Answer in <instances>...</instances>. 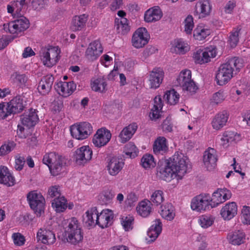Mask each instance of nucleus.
Wrapping results in <instances>:
<instances>
[{"instance_id": "1", "label": "nucleus", "mask_w": 250, "mask_h": 250, "mask_svg": "<svg viewBox=\"0 0 250 250\" xmlns=\"http://www.w3.org/2000/svg\"><path fill=\"white\" fill-rule=\"evenodd\" d=\"M187 166L186 157L182 153H175L164 167L160 170L161 178L165 181H170L174 174L180 178L186 173Z\"/></svg>"}, {"instance_id": "2", "label": "nucleus", "mask_w": 250, "mask_h": 250, "mask_svg": "<svg viewBox=\"0 0 250 250\" xmlns=\"http://www.w3.org/2000/svg\"><path fill=\"white\" fill-rule=\"evenodd\" d=\"M243 66L242 60L239 58H233L229 59L225 63L220 66L216 75L217 83L223 85L228 83Z\"/></svg>"}, {"instance_id": "3", "label": "nucleus", "mask_w": 250, "mask_h": 250, "mask_svg": "<svg viewBox=\"0 0 250 250\" xmlns=\"http://www.w3.org/2000/svg\"><path fill=\"white\" fill-rule=\"evenodd\" d=\"M175 85L180 86L184 91L193 95L198 89L194 81L191 79V72L188 69L182 70L175 82Z\"/></svg>"}, {"instance_id": "4", "label": "nucleus", "mask_w": 250, "mask_h": 250, "mask_svg": "<svg viewBox=\"0 0 250 250\" xmlns=\"http://www.w3.org/2000/svg\"><path fill=\"white\" fill-rule=\"evenodd\" d=\"M60 53L61 50L58 46L48 45L41 48L40 55L43 64L50 67L59 61Z\"/></svg>"}, {"instance_id": "5", "label": "nucleus", "mask_w": 250, "mask_h": 250, "mask_svg": "<svg viewBox=\"0 0 250 250\" xmlns=\"http://www.w3.org/2000/svg\"><path fill=\"white\" fill-rule=\"evenodd\" d=\"M65 232L67 235V241L72 244L76 245L82 241L83 239L80 226L76 218H72L69 220Z\"/></svg>"}, {"instance_id": "6", "label": "nucleus", "mask_w": 250, "mask_h": 250, "mask_svg": "<svg viewBox=\"0 0 250 250\" xmlns=\"http://www.w3.org/2000/svg\"><path fill=\"white\" fill-rule=\"evenodd\" d=\"M18 19L9 23L4 24L3 29L6 32L19 35L25 31L29 26V21L24 16H19Z\"/></svg>"}, {"instance_id": "7", "label": "nucleus", "mask_w": 250, "mask_h": 250, "mask_svg": "<svg viewBox=\"0 0 250 250\" xmlns=\"http://www.w3.org/2000/svg\"><path fill=\"white\" fill-rule=\"evenodd\" d=\"M27 199L30 208L40 216L44 212L45 199L42 194L37 191H32L27 195Z\"/></svg>"}, {"instance_id": "8", "label": "nucleus", "mask_w": 250, "mask_h": 250, "mask_svg": "<svg viewBox=\"0 0 250 250\" xmlns=\"http://www.w3.org/2000/svg\"><path fill=\"white\" fill-rule=\"evenodd\" d=\"M70 131L73 138L77 140H83L92 133L93 128L90 123L84 122L71 125Z\"/></svg>"}, {"instance_id": "9", "label": "nucleus", "mask_w": 250, "mask_h": 250, "mask_svg": "<svg viewBox=\"0 0 250 250\" xmlns=\"http://www.w3.org/2000/svg\"><path fill=\"white\" fill-rule=\"evenodd\" d=\"M217 55L216 47L210 46L204 49H198L193 54V58L196 63L203 64L210 61L211 58H214Z\"/></svg>"}, {"instance_id": "10", "label": "nucleus", "mask_w": 250, "mask_h": 250, "mask_svg": "<svg viewBox=\"0 0 250 250\" xmlns=\"http://www.w3.org/2000/svg\"><path fill=\"white\" fill-rule=\"evenodd\" d=\"M149 35L145 28H138L133 34L131 42L136 48L143 47L149 41Z\"/></svg>"}, {"instance_id": "11", "label": "nucleus", "mask_w": 250, "mask_h": 250, "mask_svg": "<svg viewBox=\"0 0 250 250\" xmlns=\"http://www.w3.org/2000/svg\"><path fill=\"white\" fill-rule=\"evenodd\" d=\"M210 196L208 194H200L194 197L191 202V208L197 211H205L211 207Z\"/></svg>"}, {"instance_id": "12", "label": "nucleus", "mask_w": 250, "mask_h": 250, "mask_svg": "<svg viewBox=\"0 0 250 250\" xmlns=\"http://www.w3.org/2000/svg\"><path fill=\"white\" fill-rule=\"evenodd\" d=\"M92 155L91 148L88 146H84L75 151L74 159L78 165H83L91 159Z\"/></svg>"}, {"instance_id": "13", "label": "nucleus", "mask_w": 250, "mask_h": 250, "mask_svg": "<svg viewBox=\"0 0 250 250\" xmlns=\"http://www.w3.org/2000/svg\"><path fill=\"white\" fill-rule=\"evenodd\" d=\"M111 134L109 130L104 127L97 130L93 137L92 142L94 146L101 147L105 146L110 141Z\"/></svg>"}, {"instance_id": "14", "label": "nucleus", "mask_w": 250, "mask_h": 250, "mask_svg": "<svg viewBox=\"0 0 250 250\" xmlns=\"http://www.w3.org/2000/svg\"><path fill=\"white\" fill-rule=\"evenodd\" d=\"M231 196L230 190L226 188H219L213 192L212 197H210L211 208L217 207L219 204L229 199Z\"/></svg>"}, {"instance_id": "15", "label": "nucleus", "mask_w": 250, "mask_h": 250, "mask_svg": "<svg viewBox=\"0 0 250 250\" xmlns=\"http://www.w3.org/2000/svg\"><path fill=\"white\" fill-rule=\"evenodd\" d=\"M54 88L60 95L63 97H67L76 90V85L73 81L69 82L60 81L55 83Z\"/></svg>"}, {"instance_id": "16", "label": "nucleus", "mask_w": 250, "mask_h": 250, "mask_svg": "<svg viewBox=\"0 0 250 250\" xmlns=\"http://www.w3.org/2000/svg\"><path fill=\"white\" fill-rule=\"evenodd\" d=\"M113 218L114 214L111 210L104 209L100 213L97 210L96 224L102 228H106L112 224Z\"/></svg>"}, {"instance_id": "17", "label": "nucleus", "mask_w": 250, "mask_h": 250, "mask_svg": "<svg viewBox=\"0 0 250 250\" xmlns=\"http://www.w3.org/2000/svg\"><path fill=\"white\" fill-rule=\"evenodd\" d=\"M216 151L212 148H208L204 152L203 163L208 170L211 171L214 169L217 161Z\"/></svg>"}, {"instance_id": "18", "label": "nucleus", "mask_w": 250, "mask_h": 250, "mask_svg": "<svg viewBox=\"0 0 250 250\" xmlns=\"http://www.w3.org/2000/svg\"><path fill=\"white\" fill-rule=\"evenodd\" d=\"M103 49L101 42L96 40L90 43L85 51V56L90 61L96 60L103 52Z\"/></svg>"}, {"instance_id": "19", "label": "nucleus", "mask_w": 250, "mask_h": 250, "mask_svg": "<svg viewBox=\"0 0 250 250\" xmlns=\"http://www.w3.org/2000/svg\"><path fill=\"white\" fill-rule=\"evenodd\" d=\"M125 163L122 158L114 157L108 162L106 169L108 173L111 176L117 175L123 169Z\"/></svg>"}, {"instance_id": "20", "label": "nucleus", "mask_w": 250, "mask_h": 250, "mask_svg": "<svg viewBox=\"0 0 250 250\" xmlns=\"http://www.w3.org/2000/svg\"><path fill=\"white\" fill-rule=\"evenodd\" d=\"M164 73L160 68H154L150 72L149 82L150 88L156 89L159 87L162 82Z\"/></svg>"}, {"instance_id": "21", "label": "nucleus", "mask_w": 250, "mask_h": 250, "mask_svg": "<svg viewBox=\"0 0 250 250\" xmlns=\"http://www.w3.org/2000/svg\"><path fill=\"white\" fill-rule=\"evenodd\" d=\"M39 241L48 245L53 244L56 240L54 233L49 229H40L37 236Z\"/></svg>"}, {"instance_id": "22", "label": "nucleus", "mask_w": 250, "mask_h": 250, "mask_svg": "<svg viewBox=\"0 0 250 250\" xmlns=\"http://www.w3.org/2000/svg\"><path fill=\"white\" fill-rule=\"evenodd\" d=\"M16 183L15 177L8 168L0 166V184L7 187H12Z\"/></svg>"}, {"instance_id": "23", "label": "nucleus", "mask_w": 250, "mask_h": 250, "mask_svg": "<svg viewBox=\"0 0 250 250\" xmlns=\"http://www.w3.org/2000/svg\"><path fill=\"white\" fill-rule=\"evenodd\" d=\"M229 114L226 110H223L217 114L213 118L211 125L214 129L218 130L223 128L228 122Z\"/></svg>"}, {"instance_id": "24", "label": "nucleus", "mask_w": 250, "mask_h": 250, "mask_svg": "<svg viewBox=\"0 0 250 250\" xmlns=\"http://www.w3.org/2000/svg\"><path fill=\"white\" fill-rule=\"evenodd\" d=\"M23 99L20 96H18L7 103L5 109L11 114L19 113L23 110Z\"/></svg>"}, {"instance_id": "25", "label": "nucleus", "mask_w": 250, "mask_h": 250, "mask_svg": "<svg viewBox=\"0 0 250 250\" xmlns=\"http://www.w3.org/2000/svg\"><path fill=\"white\" fill-rule=\"evenodd\" d=\"M237 212V206L235 202L226 204L220 210L222 217L225 220H229L233 218Z\"/></svg>"}, {"instance_id": "26", "label": "nucleus", "mask_w": 250, "mask_h": 250, "mask_svg": "<svg viewBox=\"0 0 250 250\" xmlns=\"http://www.w3.org/2000/svg\"><path fill=\"white\" fill-rule=\"evenodd\" d=\"M163 16V12L159 6H155L148 9L145 14V21L153 22L159 21Z\"/></svg>"}, {"instance_id": "27", "label": "nucleus", "mask_w": 250, "mask_h": 250, "mask_svg": "<svg viewBox=\"0 0 250 250\" xmlns=\"http://www.w3.org/2000/svg\"><path fill=\"white\" fill-rule=\"evenodd\" d=\"M54 82V77L51 75L44 76L39 83L38 89L42 95L48 94L51 90Z\"/></svg>"}, {"instance_id": "28", "label": "nucleus", "mask_w": 250, "mask_h": 250, "mask_svg": "<svg viewBox=\"0 0 250 250\" xmlns=\"http://www.w3.org/2000/svg\"><path fill=\"white\" fill-rule=\"evenodd\" d=\"M196 8L199 18H204L210 14L211 5L209 0H200L196 3Z\"/></svg>"}, {"instance_id": "29", "label": "nucleus", "mask_w": 250, "mask_h": 250, "mask_svg": "<svg viewBox=\"0 0 250 250\" xmlns=\"http://www.w3.org/2000/svg\"><path fill=\"white\" fill-rule=\"evenodd\" d=\"M138 128L136 123L130 124L124 128L119 135L120 141L122 143H125L130 140L135 133Z\"/></svg>"}, {"instance_id": "30", "label": "nucleus", "mask_w": 250, "mask_h": 250, "mask_svg": "<svg viewBox=\"0 0 250 250\" xmlns=\"http://www.w3.org/2000/svg\"><path fill=\"white\" fill-rule=\"evenodd\" d=\"M167 139L164 137H159L155 141L153 149L156 155H163L168 150Z\"/></svg>"}, {"instance_id": "31", "label": "nucleus", "mask_w": 250, "mask_h": 250, "mask_svg": "<svg viewBox=\"0 0 250 250\" xmlns=\"http://www.w3.org/2000/svg\"><path fill=\"white\" fill-rule=\"evenodd\" d=\"M66 168V162L64 157L56 162L54 165H51L50 167V171L53 176L59 175L65 171Z\"/></svg>"}, {"instance_id": "32", "label": "nucleus", "mask_w": 250, "mask_h": 250, "mask_svg": "<svg viewBox=\"0 0 250 250\" xmlns=\"http://www.w3.org/2000/svg\"><path fill=\"white\" fill-rule=\"evenodd\" d=\"M87 16L85 14L75 16L71 22V29L73 31L82 30L85 25Z\"/></svg>"}, {"instance_id": "33", "label": "nucleus", "mask_w": 250, "mask_h": 250, "mask_svg": "<svg viewBox=\"0 0 250 250\" xmlns=\"http://www.w3.org/2000/svg\"><path fill=\"white\" fill-rule=\"evenodd\" d=\"M152 204L147 200H144L139 203L136 208L137 212L142 217H146L152 211Z\"/></svg>"}, {"instance_id": "34", "label": "nucleus", "mask_w": 250, "mask_h": 250, "mask_svg": "<svg viewBox=\"0 0 250 250\" xmlns=\"http://www.w3.org/2000/svg\"><path fill=\"white\" fill-rule=\"evenodd\" d=\"M162 231V223L160 220H156L154 223L147 231V235L150 238L149 241H154Z\"/></svg>"}, {"instance_id": "35", "label": "nucleus", "mask_w": 250, "mask_h": 250, "mask_svg": "<svg viewBox=\"0 0 250 250\" xmlns=\"http://www.w3.org/2000/svg\"><path fill=\"white\" fill-rule=\"evenodd\" d=\"M246 235L241 230L234 231L228 235L229 242L234 245H240L245 242Z\"/></svg>"}, {"instance_id": "36", "label": "nucleus", "mask_w": 250, "mask_h": 250, "mask_svg": "<svg viewBox=\"0 0 250 250\" xmlns=\"http://www.w3.org/2000/svg\"><path fill=\"white\" fill-rule=\"evenodd\" d=\"M97 216V209L96 207L91 208L85 212L83 216V222L88 227L95 226Z\"/></svg>"}, {"instance_id": "37", "label": "nucleus", "mask_w": 250, "mask_h": 250, "mask_svg": "<svg viewBox=\"0 0 250 250\" xmlns=\"http://www.w3.org/2000/svg\"><path fill=\"white\" fill-rule=\"evenodd\" d=\"M39 120L35 110H31L28 115H25L21 119L23 125L28 127L34 126Z\"/></svg>"}, {"instance_id": "38", "label": "nucleus", "mask_w": 250, "mask_h": 250, "mask_svg": "<svg viewBox=\"0 0 250 250\" xmlns=\"http://www.w3.org/2000/svg\"><path fill=\"white\" fill-rule=\"evenodd\" d=\"M106 86L107 83L104 78L99 77L91 81V88L95 92H103L105 90Z\"/></svg>"}, {"instance_id": "39", "label": "nucleus", "mask_w": 250, "mask_h": 250, "mask_svg": "<svg viewBox=\"0 0 250 250\" xmlns=\"http://www.w3.org/2000/svg\"><path fill=\"white\" fill-rule=\"evenodd\" d=\"M210 33V30L206 26L199 25L194 30L193 36L196 40L202 41L208 37Z\"/></svg>"}, {"instance_id": "40", "label": "nucleus", "mask_w": 250, "mask_h": 250, "mask_svg": "<svg viewBox=\"0 0 250 250\" xmlns=\"http://www.w3.org/2000/svg\"><path fill=\"white\" fill-rule=\"evenodd\" d=\"M52 206L56 212H63L67 207V201L63 196L55 198L52 202Z\"/></svg>"}, {"instance_id": "41", "label": "nucleus", "mask_w": 250, "mask_h": 250, "mask_svg": "<svg viewBox=\"0 0 250 250\" xmlns=\"http://www.w3.org/2000/svg\"><path fill=\"white\" fill-rule=\"evenodd\" d=\"M240 139L239 134L233 131H226L223 135L221 140L224 142L223 145L229 143L235 142Z\"/></svg>"}, {"instance_id": "42", "label": "nucleus", "mask_w": 250, "mask_h": 250, "mask_svg": "<svg viewBox=\"0 0 250 250\" xmlns=\"http://www.w3.org/2000/svg\"><path fill=\"white\" fill-rule=\"evenodd\" d=\"M162 208L161 215L162 217L167 220H172L175 216L173 206L170 204H167Z\"/></svg>"}, {"instance_id": "43", "label": "nucleus", "mask_w": 250, "mask_h": 250, "mask_svg": "<svg viewBox=\"0 0 250 250\" xmlns=\"http://www.w3.org/2000/svg\"><path fill=\"white\" fill-rule=\"evenodd\" d=\"M173 49V51L177 54H184L189 50V47L188 43L185 42L182 39H178L175 41Z\"/></svg>"}, {"instance_id": "44", "label": "nucleus", "mask_w": 250, "mask_h": 250, "mask_svg": "<svg viewBox=\"0 0 250 250\" xmlns=\"http://www.w3.org/2000/svg\"><path fill=\"white\" fill-rule=\"evenodd\" d=\"M164 99L171 105H175L178 103L180 95L174 89L167 91L164 96Z\"/></svg>"}, {"instance_id": "45", "label": "nucleus", "mask_w": 250, "mask_h": 250, "mask_svg": "<svg viewBox=\"0 0 250 250\" xmlns=\"http://www.w3.org/2000/svg\"><path fill=\"white\" fill-rule=\"evenodd\" d=\"M117 31L121 35H125L130 31L128 21L126 18L121 19L120 22L116 25Z\"/></svg>"}, {"instance_id": "46", "label": "nucleus", "mask_w": 250, "mask_h": 250, "mask_svg": "<svg viewBox=\"0 0 250 250\" xmlns=\"http://www.w3.org/2000/svg\"><path fill=\"white\" fill-rule=\"evenodd\" d=\"M240 30L241 28L237 27L234 28L230 32L228 42L231 47H235L237 45L239 42V34Z\"/></svg>"}, {"instance_id": "47", "label": "nucleus", "mask_w": 250, "mask_h": 250, "mask_svg": "<svg viewBox=\"0 0 250 250\" xmlns=\"http://www.w3.org/2000/svg\"><path fill=\"white\" fill-rule=\"evenodd\" d=\"M150 202L155 206L161 205L164 200V193L162 190H155L150 197Z\"/></svg>"}, {"instance_id": "48", "label": "nucleus", "mask_w": 250, "mask_h": 250, "mask_svg": "<svg viewBox=\"0 0 250 250\" xmlns=\"http://www.w3.org/2000/svg\"><path fill=\"white\" fill-rule=\"evenodd\" d=\"M198 222L202 228H208L214 222V218L210 215H202L199 217Z\"/></svg>"}, {"instance_id": "49", "label": "nucleus", "mask_w": 250, "mask_h": 250, "mask_svg": "<svg viewBox=\"0 0 250 250\" xmlns=\"http://www.w3.org/2000/svg\"><path fill=\"white\" fill-rule=\"evenodd\" d=\"M141 164L145 168L154 167L156 165L154 158L150 154L144 155L141 159Z\"/></svg>"}, {"instance_id": "50", "label": "nucleus", "mask_w": 250, "mask_h": 250, "mask_svg": "<svg viewBox=\"0 0 250 250\" xmlns=\"http://www.w3.org/2000/svg\"><path fill=\"white\" fill-rule=\"evenodd\" d=\"M124 152L131 158L136 157L138 153V149L132 143H129L125 146Z\"/></svg>"}, {"instance_id": "51", "label": "nucleus", "mask_w": 250, "mask_h": 250, "mask_svg": "<svg viewBox=\"0 0 250 250\" xmlns=\"http://www.w3.org/2000/svg\"><path fill=\"white\" fill-rule=\"evenodd\" d=\"M114 195V192L112 190H105L100 195V200L102 201V204H107L111 202Z\"/></svg>"}, {"instance_id": "52", "label": "nucleus", "mask_w": 250, "mask_h": 250, "mask_svg": "<svg viewBox=\"0 0 250 250\" xmlns=\"http://www.w3.org/2000/svg\"><path fill=\"white\" fill-rule=\"evenodd\" d=\"M16 146V144L13 142H8L2 145L0 147V156H4L13 150Z\"/></svg>"}, {"instance_id": "53", "label": "nucleus", "mask_w": 250, "mask_h": 250, "mask_svg": "<svg viewBox=\"0 0 250 250\" xmlns=\"http://www.w3.org/2000/svg\"><path fill=\"white\" fill-rule=\"evenodd\" d=\"M185 31L187 34H190L194 26L193 18L191 15H188L184 21Z\"/></svg>"}, {"instance_id": "54", "label": "nucleus", "mask_w": 250, "mask_h": 250, "mask_svg": "<svg viewBox=\"0 0 250 250\" xmlns=\"http://www.w3.org/2000/svg\"><path fill=\"white\" fill-rule=\"evenodd\" d=\"M134 218L130 215L124 216L122 218V225L125 231L131 230L133 228Z\"/></svg>"}, {"instance_id": "55", "label": "nucleus", "mask_w": 250, "mask_h": 250, "mask_svg": "<svg viewBox=\"0 0 250 250\" xmlns=\"http://www.w3.org/2000/svg\"><path fill=\"white\" fill-rule=\"evenodd\" d=\"M241 217L243 224H250V207H243Z\"/></svg>"}, {"instance_id": "56", "label": "nucleus", "mask_w": 250, "mask_h": 250, "mask_svg": "<svg viewBox=\"0 0 250 250\" xmlns=\"http://www.w3.org/2000/svg\"><path fill=\"white\" fill-rule=\"evenodd\" d=\"M48 197L49 198H57L61 197V193L59 186H54L50 187L48 190Z\"/></svg>"}, {"instance_id": "57", "label": "nucleus", "mask_w": 250, "mask_h": 250, "mask_svg": "<svg viewBox=\"0 0 250 250\" xmlns=\"http://www.w3.org/2000/svg\"><path fill=\"white\" fill-rule=\"evenodd\" d=\"M25 159L24 157L20 155H17L15 157V168L17 170L20 171L22 169Z\"/></svg>"}, {"instance_id": "58", "label": "nucleus", "mask_w": 250, "mask_h": 250, "mask_svg": "<svg viewBox=\"0 0 250 250\" xmlns=\"http://www.w3.org/2000/svg\"><path fill=\"white\" fill-rule=\"evenodd\" d=\"M14 243L18 246H21L25 242L24 237L20 233H14L12 235Z\"/></svg>"}, {"instance_id": "59", "label": "nucleus", "mask_w": 250, "mask_h": 250, "mask_svg": "<svg viewBox=\"0 0 250 250\" xmlns=\"http://www.w3.org/2000/svg\"><path fill=\"white\" fill-rule=\"evenodd\" d=\"M225 99L224 95L222 91H219L214 93L212 97V102L218 104L222 102Z\"/></svg>"}, {"instance_id": "60", "label": "nucleus", "mask_w": 250, "mask_h": 250, "mask_svg": "<svg viewBox=\"0 0 250 250\" xmlns=\"http://www.w3.org/2000/svg\"><path fill=\"white\" fill-rule=\"evenodd\" d=\"M12 4L14 7L15 13L14 17H19V16H22L23 15V12L22 11V6L19 4L17 1H14Z\"/></svg>"}, {"instance_id": "61", "label": "nucleus", "mask_w": 250, "mask_h": 250, "mask_svg": "<svg viewBox=\"0 0 250 250\" xmlns=\"http://www.w3.org/2000/svg\"><path fill=\"white\" fill-rule=\"evenodd\" d=\"M56 154L55 152H50L44 154L42 158V162L48 167L50 166V162Z\"/></svg>"}, {"instance_id": "62", "label": "nucleus", "mask_w": 250, "mask_h": 250, "mask_svg": "<svg viewBox=\"0 0 250 250\" xmlns=\"http://www.w3.org/2000/svg\"><path fill=\"white\" fill-rule=\"evenodd\" d=\"M236 6V1L234 0L229 1L224 7V11L226 13L231 14L234 8Z\"/></svg>"}, {"instance_id": "63", "label": "nucleus", "mask_w": 250, "mask_h": 250, "mask_svg": "<svg viewBox=\"0 0 250 250\" xmlns=\"http://www.w3.org/2000/svg\"><path fill=\"white\" fill-rule=\"evenodd\" d=\"M160 110L155 108H152L149 114V117L151 120H156L160 117Z\"/></svg>"}, {"instance_id": "64", "label": "nucleus", "mask_w": 250, "mask_h": 250, "mask_svg": "<svg viewBox=\"0 0 250 250\" xmlns=\"http://www.w3.org/2000/svg\"><path fill=\"white\" fill-rule=\"evenodd\" d=\"M163 106L162 99L160 96H157L154 100V105L153 108L161 110Z\"/></svg>"}]
</instances>
